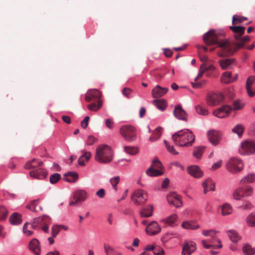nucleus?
I'll return each instance as SVG.
<instances>
[{"mask_svg": "<svg viewBox=\"0 0 255 255\" xmlns=\"http://www.w3.org/2000/svg\"><path fill=\"white\" fill-rule=\"evenodd\" d=\"M230 29L235 33L234 37L237 42L231 43L227 40V42L221 43L220 46L222 48V52L219 53V56L220 57L233 55L239 49L243 48L245 47V44L250 40V37L248 35L241 37L245 33V27L232 26L230 27Z\"/></svg>", "mask_w": 255, "mask_h": 255, "instance_id": "nucleus-1", "label": "nucleus"}, {"mask_svg": "<svg viewBox=\"0 0 255 255\" xmlns=\"http://www.w3.org/2000/svg\"><path fill=\"white\" fill-rule=\"evenodd\" d=\"M172 140L175 144L180 146H190L195 141V136L190 130L185 129L174 133Z\"/></svg>", "mask_w": 255, "mask_h": 255, "instance_id": "nucleus-2", "label": "nucleus"}, {"mask_svg": "<svg viewBox=\"0 0 255 255\" xmlns=\"http://www.w3.org/2000/svg\"><path fill=\"white\" fill-rule=\"evenodd\" d=\"M114 152L107 145H100L97 146L95 154L96 161L100 163H108L113 160Z\"/></svg>", "mask_w": 255, "mask_h": 255, "instance_id": "nucleus-3", "label": "nucleus"}, {"mask_svg": "<svg viewBox=\"0 0 255 255\" xmlns=\"http://www.w3.org/2000/svg\"><path fill=\"white\" fill-rule=\"evenodd\" d=\"M217 231L214 230H203L202 234L205 237H210L211 239L203 240L201 243L203 246L207 249L221 248L222 246L220 240L217 237Z\"/></svg>", "mask_w": 255, "mask_h": 255, "instance_id": "nucleus-4", "label": "nucleus"}, {"mask_svg": "<svg viewBox=\"0 0 255 255\" xmlns=\"http://www.w3.org/2000/svg\"><path fill=\"white\" fill-rule=\"evenodd\" d=\"M244 105V104L241 103L240 100H235L233 102V108L228 105H224L214 111L213 115L219 118H225L229 115L232 110H241Z\"/></svg>", "mask_w": 255, "mask_h": 255, "instance_id": "nucleus-5", "label": "nucleus"}, {"mask_svg": "<svg viewBox=\"0 0 255 255\" xmlns=\"http://www.w3.org/2000/svg\"><path fill=\"white\" fill-rule=\"evenodd\" d=\"M203 40L206 44L209 45L218 44V46L221 49L222 48L220 46V44L223 42H227V40L221 39L219 33L213 29L209 30L204 35ZM221 52H222V49L218 54H219Z\"/></svg>", "mask_w": 255, "mask_h": 255, "instance_id": "nucleus-6", "label": "nucleus"}, {"mask_svg": "<svg viewBox=\"0 0 255 255\" xmlns=\"http://www.w3.org/2000/svg\"><path fill=\"white\" fill-rule=\"evenodd\" d=\"M49 220V219L48 217L43 216L41 218L34 219L32 224H29L28 223H25L23 227V234L27 236H30L32 235L33 233V230L35 229L37 224H44L45 223H47V221Z\"/></svg>", "mask_w": 255, "mask_h": 255, "instance_id": "nucleus-7", "label": "nucleus"}, {"mask_svg": "<svg viewBox=\"0 0 255 255\" xmlns=\"http://www.w3.org/2000/svg\"><path fill=\"white\" fill-rule=\"evenodd\" d=\"M226 168L229 172L233 174H236L243 169L244 164L240 159L233 157L230 158L227 162Z\"/></svg>", "mask_w": 255, "mask_h": 255, "instance_id": "nucleus-8", "label": "nucleus"}, {"mask_svg": "<svg viewBox=\"0 0 255 255\" xmlns=\"http://www.w3.org/2000/svg\"><path fill=\"white\" fill-rule=\"evenodd\" d=\"M121 135L124 139L129 142L134 141L136 137V130L130 125H125L122 127L120 130Z\"/></svg>", "mask_w": 255, "mask_h": 255, "instance_id": "nucleus-9", "label": "nucleus"}, {"mask_svg": "<svg viewBox=\"0 0 255 255\" xmlns=\"http://www.w3.org/2000/svg\"><path fill=\"white\" fill-rule=\"evenodd\" d=\"M239 152L242 155L255 154V141L249 140L243 141L239 148Z\"/></svg>", "mask_w": 255, "mask_h": 255, "instance_id": "nucleus-10", "label": "nucleus"}, {"mask_svg": "<svg viewBox=\"0 0 255 255\" xmlns=\"http://www.w3.org/2000/svg\"><path fill=\"white\" fill-rule=\"evenodd\" d=\"M223 99V95L219 93H209L206 98V103L210 106H216L219 105Z\"/></svg>", "mask_w": 255, "mask_h": 255, "instance_id": "nucleus-11", "label": "nucleus"}, {"mask_svg": "<svg viewBox=\"0 0 255 255\" xmlns=\"http://www.w3.org/2000/svg\"><path fill=\"white\" fill-rule=\"evenodd\" d=\"M147 193L142 189L135 190L131 195V199L136 205H139L147 200Z\"/></svg>", "mask_w": 255, "mask_h": 255, "instance_id": "nucleus-12", "label": "nucleus"}, {"mask_svg": "<svg viewBox=\"0 0 255 255\" xmlns=\"http://www.w3.org/2000/svg\"><path fill=\"white\" fill-rule=\"evenodd\" d=\"M88 197L87 192L84 190H78L73 194V200L69 202L70 206H74L76 204L85 201Z\"/></svg>", "mask_w": 255, "mask_h": 255, "instance_id": "nucleus-13", "label": "nucleus"}, {"mask_svg": "<svg viewBox=\"0 0 255 255\" xmlns=\"http://www.w3.org/2000/svg\"><path fill=\"white\" fill-rule=\"evenodd\" d=\"M207 136L210 142L213 145L216 146L219 144L222 134L219 131L212 129L208 132Z\"/></svg>", "mask_w": 255, "mask_h": 255, "instance_id": "nucleus-14", "label": "nucleus"}, {"mask_svg": "<svg viewBox=\"0 0 255 255\" xmlns=\"http://www.w3.org/2000/svg\"><path fill=\"white\" fill-rule=\"evenodd\" d=\"M101 93L97 89H92L89 90L86 94L85 100L87 102H98L99 100H101Z\"/></svg>", "mask_w": 255, "mask_h": 255, "instance_id": "nucleus-15", "label": "nucleus"}, {"mask_svg": "<svg viewBox=\"0 0 255 255\" xmlns=\"http://www.w3.org/2000/svg\"><path fill=\"white\" fill-rule=\"evenodd\" d=\"M197 249L196 244L193 241H187L183 246L182 255H191Z\"/></svg>", "mask_w": 255, "mask_h": 255, "instance_id": "nucleus-16", "label": "nucleus"}, {"mask_svg": "<svg viewBox=\"0 0 255 255\" xmlns=\"http://www.w3.org/2000/svg\"><path fill=\"white\" fill-rule=\"evenodd\" d=\"M145 231L150 236L158 234L161 231V228L155 221H152L147 226Z\"/></svg>", "mask_w": 255, "mask_h": 255, "instance_id": "nucleus-17", "label": "nucleus"}, {"mask_svg": "<svg viewBox=\"0 0 255 255\" xmlns=\"http://www.w3.org/2000/svg\"><path fill=\"white\" fill-rule=\"evenodd\" d=\"M29 175L31 177L38 179H42L46 178L47 172L44 168L40 167L31 170L29 172Z\"/></svg>", "mask_w": 255, "mask_h": 255, "instance_id": "nucleus-18", "label": "nucleus"}, {"mask_svg": "<svg viewBox=\"0 0 255 255\" xmlns=\"http://www.w3.org/2000/svg\"><path fill=\"white\" fill-rule=\"evenodd\" d=\"M167 199L170 204L176 207H179L182 205L180 196L174 192H172L168 195Z\"/></svg>", "mask_w": 255, "mask_h": 255, "instance_id": "nucleus-19", "label": "nucleus"}, {"mask_svg": "<svg viewBox=\"0 0 255 255\" xmlns=\"http://www.w3.org/2000/svg\"><path fill=\"white\" fill-rule=\"evenodd\" d=\"M246 88L250 97H253L255 95V78L254 77L250 76L248 78Z\"/></svg>", "mask_w": 255, "mask_h": 255, "instance_id": "nucleus-20", "label": "nucleus"}, {"mask_svg": "<svg viewBox=\"0 0 255 255\" xmlns=\"http://www.w3.org/2000/svg\"><path fill=\"white\" fill-rule=\"evenodd\" d=\"M174 116L180 120L187 121V114L180 105L176 106L173 111Z\"/></svg>", "mask_w": 255, "mask_h": 255, "instance_id": "nucleus-21", "label": "nucleus"}, {"mask_svg": "<svg viewBox=\"0 0 255 255\" xmlns=\"http://www.w3.org/2000/svg\"><path fill=\"white\" fill-rule=\"evenodd\" d=\"M168 91V88L161 87L159 85H156L152 90V96L154 98H159L164 96Z\"/></svg>", "mask_w": 255, "mask_h": 255, "instance_id": "nucleus-22", "label": "nucleus"}, {"mask_svg": "<svg viewBox=\"0 0 255 255\" xmlns=\"http://www.w3.org/2000/svg\"><path fill=\"white\" fill-rule=\"evenodd\" d=\"M202 185L204 194H206L209 191H213L215 190V183L210 178H208L204 181Z\"/></svg>", "mask_w": 255, "mask_h": 255, "instance_id": "nucleus-23", "label": "nucleus"}, {"mask_svg": "<svg viewBox=\"0 0 255 255\" xmlns=\"http://www.w3.org/2000/svg\"><path fill=\"white\" fill-rule=\"evenodd\" d=\"M187 171L189 174L195 178H201L203 175V172L198 166H191L188 168Z\"/></svg>", "mask_w": 255, "mask_h": 255, "instance_id": "nucleus-24", "label": "nucleus"}, {"mask_svg": "<svg viewBox=\"0 0 255 255\" xmlns=\"http://www.w3.org/2000/svg\"><path fill=\"white\" fill-rule=\"evenodd\" d=\"M43 164V162L41 161H38L35 158H33L31 161H28L25 165V168L27 169H36L38 167H40Z\"/></svg>", "mask_w": 255, "mask_h": 255, "instance_id": "nucleus-25", "label": "nucleus"}, {"mask_svg": "<svg viewBox=\"0 0 255 255\" xmlns=\"http://www.w3.org/2000/svg\"><path fill=\"white\" fill-rule=\"evenodd\" d=\"M29 249L32 250L36 255L40 254V249L39 242L36 239H32L29 245Z\"/></svg>", "mask_w": 255, "mask_h": 255, "instance_id": "nucleus-26", "label": "nucleus"}, {"mask_svg": "<svg viewBox=\"0 0 255 255\" xmlns=\"http://www.w3.org/2000/svg\"><path fill=\"white\" fill-rule=\"evenodd\" d=\"M181 226L184 229L193 230H197L200 228L199 225L194 221H184Z\"/></svg>", "mask_w": 255, "mask_h": 255, "instance_id": "nucleus-27", "label": "nucleus"}, {"mask_svg": "<svg viewBox=\"0 0 255 255\" xmlns=\"http://www.w3.org/2000/svg\"><path fill=\"white\" fill-rule=\"evenodd\" d=\"M83 154L78 159V164L80 166H85V161H88L91 157V153L89 151H85L84 150L81 151Z\"/></svg>", "mask_w": 255, "mask_h": 255, "instance_id": "nucleus-28", "label": "nucleus"}, {"mask_svg": "<svg viewBox=\"0 0 255 255\" xmlns=\"http://www.w3.org/2000/svg\"><path fill=\"white\" fill-rule=\"evenodd\" d=\"M153 207L151 205H146L142 208L140 212L141 216L142 217H149L153 214Z\"/></svg>", "mask_w": 255, "mask_h": 255, "instance_id": "nucleus-29", "label": "nucleus"}, {"mask_svg": "<svg viewBox=\"0 0 255 255\" xmlns=\"http://www.w3.org/2000/svg\"><path fill=\"white\" fill-rule=\"evenodd\" d=\"M235 62L234 59H221L219 61L221 67L224 70L230 69L231 65L234 64Z\"/></svg>", "mask_w": 255, "mask_h": 255, "instance_id": "nucleus-30", "label": "nucleus"}, {"mask_svg": "<svg viewBox=\"0 0 255 255\" xmlns=\"http://www.w3.org/2000/svg\"><path fill=\"white\" fill-rule=\"evenodd\" d=\"M78 178V174L76 172H68L64 174V180L68 182H75Z\"/></svg>", "mask_w": 255, "mask_h": 255, "instance_id": "nucleus-31", "label": "nucleus"}, {"mask_svg": "<svg viewBox=\"0 0 255 255\" xmlns=\"http://www.w3.org/2000/svg\"><path fill=\"white\" fill-rule=\"evenodd\" d=\"M177 220V215L173 214L166 218L163 219L161 220V222L164 224L170 226H174L175 222Z\"/></svg>", "mask_w": 255, "mask_h": 255, "instance_id": "nucleus-32", "label": "nucleus"}, {"mask_svg": "<svg viewBox=\"0 0 255 255\" xmlns=\"http://www.w3.org/2000/svg\"><path fill=\"white\" fill-rule=\"evenodd\" d=\"M163 172L157 169L153 168L152 167H149L146 170V174L150 177H156L162 175Z\"/></svg>", "mask_w": 255, "mask_h": 255, "instance_id": "nucleus-33", "label": "nucleus"}, {"mask_svg": "<svg viewBox=\"0 0 255 255\" xmlns=\"http://www.w3.org/2000/svg\"><path fill=\"white\" fill-rule=\"evenodd\" d=\"M152 104L153 105L156 106L159 110L161 111L164 110L165 107L167 106V103L166 100L163 99L154 100L152 101Z\"/></svg>", "mask_w": 255, "mask_h": 255, "instance_id": "nucleus-34", "label": "nucleus"}, {"mask_svg": "<svg viewBox=\"0 0 255 255\" xmlns=\"http://www.w3.org/2000/svg\"><path fill=\"white\" fill-rule=\"evenodd\" d=\"M9 221L12 225L20 224L22 222L21 215L17 213H13L9 218Z\"/></svg>", "mask_w": 255, "mask_h": 255, "instance_id": "nucleus-35", "label": "nucleus"}, {"mask_svg": "<svg viewBox=\"0 0 255 255\" xmlns=\"http://www.w3.org/2000/svg\"><path fill=\"white\" fill-rule=\"evenodd\" d=\"M255 181V174L249 173L244 177L240 181L241 184L253 183Z\"/></svg>", "mask_w": 255, "mask_h": 255, "instance_id": "nucleus-36", "label": "nucleus"}, {"mask_svg": "<svg viewBox=\"0 0 255 255\" xmlns=\"http://www.w3.org/2000/svg\"><path fill=\"white\" fill-rule=\"evenodd\" d=\"M102 103L103 101L102 100H99L98 102H93V103L89 104L87 106V108L91 111L96 112L101 108Z\"/></svg>", "mask_w": 255, "mask_h": 255, "instance_id": "nucleus-37", "label": "nucleus"}, {"mask_svg": "<svg viewBox=\"0 0 255 255\" xmlns=\"http://www.w3.org/2000/svg\"><path fill=\"white\" fill-rule=\"evenodd\" d=\"M221 80L224 83H229L234 81V79L231 76V73L230 72H224L221 76Z\"/></svg>", "mask_w": 255, "mask_h": 255, "instance_id": "nucleus-38", "label": "nucleus"}, {"mask_svg": "<svg viewBox=\"0 0 255 255\" xmlns=\"http://www.w3.org/2000/svg\"><path fill=\"white\" fill-rule=\"evenodd\" d=\"M227 233L230 239L233 242H237L240 239L238 233L234 230H229L227 231Z\"/></svg>", "mask_w": 255, "mask_h": 255, "instance_id": "nucleus-39", "label": "nucleus"}, {"mask_svg": "<svg viewBox=\"0 0 255 255\" xmlns=\"http://www.w3.org/2000/svg\"><path fill=\"white\" fill-rule=\"evenodd\" d=\"M233 197L236 200H240L244 198L242 187H239L233 191Z\"/></svg>", "mask_w": 255, "mask_h": 255, "instance_id": "nucleus-40", "label": "nucleus"}, {"mask_svg": "<svg viewBox=\"0 0 255 255\" xmlns=\"http://www.w3.org/2000/svg\"><path fill=\"white\" fill-rule=\"evenodd\" d=\"M161 130L162 128H156L153 131L152 135L149 137V140L153 142L159 139L161 134Z\"/></svg>", "mask_w": 255, "mask_h": 255, "instance_id": "nucleus-41", "label": "nucleus"}, {"mask_svg": "<svg viewBox=\"0 0 255 255\" xmlns=\"http://www.w3.org/2000/svg\"><path fill=\"white\" fill-rule=\"evenodd\" d=\"M246 223L250 227H255V212L252 213L248 216Z\"/></svg>", "mask_w": 255, "mask_h": 255, "instance_id": "nucleus-42", "label": "nucleus"}, {"mask_svg": "<svg viewBox=\"0 0 255 255\" xmlns=\"http://www.w3.org/2000/svg\"><path fill=\"white\" fill-rule=\"evenodd\" d=\"M222 215L223 216H226L231 214L232 213V207L229 204H224L221 207Z\"/></svg>", "mask_w": 255, "mask_h": 255, "instance_id": "nucleus-43", "label": "nucleus"}, {"mask_svg": "<svg viewBox=\"0 0 255 255\" xmlns=\"http://www.w3.org/2000/svg\"><path fill=\"white\" fill-rule=\"evenodd\" d=\"M245 130V127L241 124H238L235 126L232 129V131L237 134L239 136H241Z\"/></svg>", "mask_w": 255, "mask_h": 255, "instance_id": "nucleus-44", "label": "nucleus"}, {"mask_svg": "<svg viewBox=\"0 0 255 255\" xmlns=\"http://www.w3.org/2000/svg\"><path fill=\"white\" fill-rule=\"evenodd\" d=\"M247 17H246L234 15L232 18V23L233 25L239 24L247 20Z\"/></svg>", "mask_w": 255, "mask_h": 255, "instance_id": "nucleus-45", "label": "nucleus"}, {"mask_svg": "<svg viewBox=\"0 0 255 255\" xmlns=\"http://www.w3.org/2000/svg\"><path fill=\"white\" fill-rule=\"evenodd\" d=\"M124 150L127 153L131 155H135L138 152V148L137 147L125 146Z\"/></svg>", "mask_w": 255, "mask_h": 255, "instance_id": "nucleus-46", "label": "nucleus"}, {"mask_svg": "<svg viewBox=\"0 0 255 255\" xmlns=\"http://www.w3.org/2000/svg\"><path fill=\"white\" fill-rule=\"evenodd\" d=\"M204 149V147L203 146L195 147L193 153L194 156L197 158H200L203 153Z\"/></svg>", "mask_w": 255, "mask_h": 255, "instance_id": "nucleus-47", "label": "nucleus"}, {"mask_svg": "<svg viewBox=\"0 0 255 255\" xmlns=\"http://www.w3.org/2000/svg\"><path fill=\"white\" fill-rule=\"evenodd\" d=\"M242 189L243 191L244 197L252 196L254 192V189L250 186H247L244 187H242Z\"/></svg>", "mask_w": 255, "mask_h": 255, "instance_id": "nucleus-48", "label": "nucleus"}, {"mask_svg": "<svg viewBox=\"0 0 255 255\" xmlns=\"http://www.w3.org/2000/svg\"><path fill=\"white\" fill-rule=\"evenodd\" d=\"M253 205L249 200H244L242 204L239 207V208L241 210H249L252 209Z\"/></svg>", "mask_w": 255, "mask_h": 255, "instance_id": "nucleus-49", "label": "nucleus"}, {"mask_svg": "<svg viewBox=\"0 0 255 255\" xmlns=\"http://www.w3.org/2000/svg\"><path fill=\"white\" fill-rule=\"evenodd\" d=\"M243 250L245 255H253L255 254V249L249 245L245 246Z\"/></svg>", "mask_w": 255, "mask_h": 255, "instance_id": "nucleus-50", "label": "nucleus"}, {"mask_svg": "<svg viewBox=\"0 0 255 255\" xmlns=\"http://www.w3.org/2000/svg\"><path fill=\"white\" fill-rule=\"evenodd\" d=\"M39 200H34L32 201L27 206V208L34 212H38V210L36 208V206L38 204Z\"/></svg>", "mask_w": 255, "mask_h": 255, "instance_id": "nucleus-51", "label": "nucleus"}, {"mask_svg": "<svg viewBox=\"0 0 255 255\" xmlns=\"http://www.w3.org/2000/svg\"><path fill=\"white\" fill-rule=\"evenodd\" d=\"M195 110L196 112L201 115L206 116L209 114L208 110L200 105L196 106Z\"/></svg>", "mask_w": 255, "mask_h": 255, "instance_id": "nucleus-52", "label": "nucleus"}, {"mask_svg": "<svg viewBox=\"0 0 255 255\" xmlns=\"http://www.w3.org/2000/svg\"><path fill=\"white\" fill-rule=\"evenodd\" d=\"M150 167H152L153 168H157L161 170L163 168L161 162L157 158H154L152 162V164Z\"/></svg>", "mask_w": 255, "mask_h": 255, "instance_id": "nucleus-53", "label": "nucleus"}, {"mask_svg": "<svg viewBox=\"0 0 255 255\" xmlns=\"http://www.w3.org/2000/svg\"><path fill=\"white\" fill-rule=\"evenodd\" d=\"M61 175L58 173H55L51 175L50 177V182L51 184L56 183L60 179Z\"/></svg>", "mask_w": 255, "mask_h": 255, "instance_id": "nucleus-54", "label": "nucleus"}, {"mask_svg": "<svg viewBox=\"0 0 255 255\" xmlns=\"http://www.w3.org/2000/svg\"><path fill=\"white\" fill-rule=\"evenodd\" d=\"M7 214V211L3 205H0V221L5 219Z\"/></svg>", "mask_w": 255, "mask_h": 255, "instance_id": "nucleus-55", "label": "nucleus"}, {"mask_svg": "<svg viewBox=\"0 0 255 255\" xmlns=\"http://www.w3.org/2000/svg\"><path fill=\"white\" fill-rule=\"evenodd\" d=\"M120 182V177L119 176H116L114 177L111 179L110 180V183L111 185H112L113 188L115 190V191H117L118 190V187L117 185Z\"/></svg>", "mask_w": 255, "mask_h": 255, "instance_id": "nucleus-56", "label": "nucleus"}, {"mask_svg": "<svg viewBox=\"0 0 255 255\" xmlns=\"http://www.w3.org/2000/svg\"><path fill=\"white\" fill-rule=\"evenodd\" d=\"M104 249L106 255H111L113 252H115V249L111 247L109 244H104Z\"/></svg>", "mask_w": 255, "mask_h": 255, "instance_id": "nucleus-57", "label": "nucleus"}, {"mask_svg": "<svg viewBox=\"0 0 255 255\" xmlns=\"http://www.w3.org/2000/svg\"><path fill=\"white\" fill-rule=\"evenodd\" d=\"M164 142L166 147V149L169 152L174 155H177L178 154V152L175 150L173 146H170L167 140H165Z\"/></svg>", "mask_w": 255, "mask_h": 255, "instance_id": "nucleus-58", "label": "nucleus"}, {"mask_svg": "<svg viewBox=\"0 0 255 255\" xmlns=\"http://www.w3.org/2000/svg\"><path fill=\"white\" fill-rule=\"evenodd\" d=\"M153 253L154 255H164V252L163 249L157 246L155 247Z\"/></svg>", "mask_w": 255, "mask_h": 255, "instance_id": "nucleus-59", "label": "nucleus"}, {"mask_svg": "<svg viewBox=\"0 0 255 255\" xmlns=\"http://www.w3.org/2000/svg\"><path fill=\"white\" fill-rule=\"evenodd\" d=\"M60 230L59 225H55L52 228V236L53 237H56L59 234Z\"/></svg>", "mask_w": 255, "mask_h": 255, "instance_id": "nucleus-60", "label": "nucleus"}, {"mask_svg": "<svg viewBox=\"0 0 255 255\" xmlns=\"http://www.w3.org/2000/svg\"><path fill=\"white\" fill-rule=\"evenodd\" d=\"M97 142V139L92 135L88 137L86 142L88 145H91Z\"/></svg>", "mask_w": 255, "mask_h": 255, "instance_id": "nucleus-61", "label": "nucleus"}, {"mask_svg": "<svg viewBox=\"0 0 255 255\" xmlns=\"http://www.w3.org/2000/svg\"><path fill=\"white\" fill-rule=\"evenodd\" d=\"M89 119L90 118L89 116H86L81 122V126L83 128H86L88 127Z\"/></svg>", "mask_w": 255, "mask_h": 255, "instance_id": "nucleus-62", "label": "nucleus"}, {"mask_svg": "<svg viewBox=\"0 0 255 255\" xmlns=\"http://www.w3.org/2000/svg\"><path fill=\"white\" fill-rule=\"evenodd\" d=\"M132 90L128 88H125L123 89L122 93L126 97L129 98V95L132 92Z\"/></svg>", "mask_w": 255, "mask_h": 255, "instance_id": "nucleus-63", "label": "nucleus"}, {"mask_svg": "<svg viewBox=\"0 0 255 255\" xmlns=\"http://www.w3.org/2000/svg\"><path fill=\"white\" fill-rule=\"evenodd\" d=\"M106 125L110 129L114 128V122L111 119H107L106 120Z\"/></svg>", "mask_w": 255, "mask_h": 255, "instance_id": "nucleus-64", "label": "nucleus"}]
</instances>
